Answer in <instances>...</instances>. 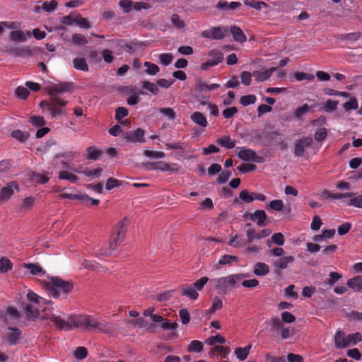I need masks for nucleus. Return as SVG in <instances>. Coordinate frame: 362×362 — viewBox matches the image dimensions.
I'll list each match as a JSON object with an SVG mask.
<instances>
[{"instance_id": "obj_16", "label": "nucleus", "mask_w": 362, "mask_h": 362, "mask_svg": "<svg viewBox=\"0 0 362 362\" xmlns=\"http://www.w3.org/2000/svg\"><path fill=\"white\" fill-rule=\"evenodd\" d=\"M8 329L12 331L11 333L6 334V341L9 345H16L20 340L21 331L18 328L8 327Z\"/></svg>"}, {"instance_id": "obj_20", "label": "nucleus", "mask_w": 362, "mask_h": 362, "mask_svg": "<svg viewBox=\"0 0 362 362\" xmlns=\"http://www.w3.org/2000/svg\"><path fill=\"white\" fill-rule=\"evenodd\" d=\"M346 284L355 292L362 291V275H358L349 279Z\"/></svg>"}, {"instance_id": "obj_26", "label": "nucleus", "mask_w": 362, "mask_h": 362, "mask_svg": "<svg viewBox=\"0 0 362 362\" xmlns=\"http://www.w3.org/2000/svg\"><path fill=\"white\" fill-rule=\"evenodd\" d=\"M74 67L77 70L83 71H88V66L86 59L83 57H76L73 60Z\"/></svg>"}, {"instance_id": "obj_51", "label": "nucleus", "mask_w": 362, "mask_h": 362, "mask_svg": "<svg viewBox=\"0 0 362 362\" xmlns=\"http://www.w3.org/2000/svg\"><path fill=\"white\" fill-rule=\"evenodd\" d=\"M338 104V100H332L329 99L325 103L324 110L327 112H334L337 110Z\"/></svg>"}, {"instance_id": "obj_11", "label": "nucleus", "mask_w": 362, "mask_h": 362, "mask_svg": "<svg viewBox=\"0 0 362 362\" xmlns=\"http://www.w3.org/2000/svg\"><path fill=\"white\" fill-rule=\"evenodd\" d=\"M14 189L19 191L18 185L14 182L7 184L0 191V200L3 202L8 201L14 194Z\"/></svg>"}, {"instance_id": "obj_37", "label": "nucleus", "mask_w": 362, "mask_h": 362, "mask_svg": "<svg viewBox=\"0 0 362 362\" xmlns=\"http://www.w3.org/2000/svg\"><path fill=\"white\" fill-rule=\"evenodd\" d=\"M310 108L311 107L308 104H304L303 105L298 107L294 112V117L298 119H302L303 116L305 115Z\"/></svg>"}, {"instance_id": "obj_9", "label": "nucleus", "mask_w": 362, "mask_h": 362, "mask_svg": "<svg viewBox=\"0 0 362 362\" xmlns=\"http://www.w3.org/2000/svg\"><path fill=\"white\" fill-rule=\"evenodd\" d=\"M73 90V84L69 82H63L59 84H54L47 88L50 96L56 95L63 93L71 92Z\"/></svg>"}, {"instance_id": "obj_35", "label": "nucleus", "mask_w": 362, "mask_h": 362, "mask_svg": "<svg viewBox=\"0 0 362 362\" xmlns=\"http://www.w3.org/2000/svg\"><path fill=\"white\" fill-rule=\"evenodd\" d=\"M144 66L146 67L145 72L148 75L155 76L160 71L158 66L149 62H144Z\"/></svg>"}, {"instance_id": "obj_58", "label": "nucleus", "mask_w": 362, "mask_h": 362, "mask_svg": "<svg viewBox=\"0 0 362 362\" xmlns=\"http://www.w3.org/2000/svg\"><path fill=\"white\" fill-rule=\"evenodd\" d=\"M327 136V131L326 128L322 127L316 131L314 135V138L317 141H324Z\"/></svg>"}, {"instance_id": "obj_61", "label": "nucleus", "mask_w": 362, "mask_h": 362, "mask_svg": "<svg viewBox=\"0 0 362 362\" xmlns=\"http://www.w3.org/2000/svg\"><path fill=\"white\" fill-rule=\"evenodd\" d=\"M159 111L171 120H174L176 117V112L171 107H161Z\"/></svg>"}, {"instance_id": "obj_19", "label": "nucleus", "mask_w": 362, "mask_h": 362, "mask_svg": "<svg viewBox=\"0 0 362 362\" xmlns=\"http://www.w3.org/2000/svg\"><path fill=\"white\" fill-rule=\"evenodd\" d=\"M115 250L112 248L111 244L109 243L108 246L105 245H102L101 247L95 246L93 248V252L96 256L98 257H107L112 255V252Z\"/></svg>"}, {"instance_id": "obj_10", "label": "nucleus", "mask_w": 362, "mask_h": 362, "mask_svg": "<svg viewBox=\"0 0 362 362\" xmlns=\"http://www.w3.org/2000/svg\"><path fill=\"white\" fill-rule=\"evenodd\" d=\"M144 131L141 128H137L133 132H127L124 134V138L129 142L144 143Z\"/></svg>"}, {"instance_id": "obj_57", "label": "nucleus", "mask_w": 362, "mask_h": 362, "mask_svg": "<svg viewBox=\"0 0 362 362\" xmlns=\"http://www.w3.org/2000/svg\"><path fill=\"white\" fill-rule=\"evenodd\" d=\"M209 55L212 57L213 62H217V64L221 63L223 59V54L221 52L217 49L211 50Z\"/></svg>"}, {"instance_id": "obj_36", "label": "nucleus", "mask_w": 362, "mask_h": 362, "mask_svg": "<svg viewBox=\"0 0 362 362\" xmlns=\"http://www.w3.org/2000/svg\"><path fill=\"white\" fill-rule=\"evenodd\" d=\"M204 345L202 342L197 340L192 341L188 346L187 351L189 352H201L203 350Z\"/></svg>"}, {"instance_id": "obj_53", "label": "nucleus", "mask_w": 362, "mask_h": 362, "mask_svg": "<svg viewBox=\"0 0 362 362\" xmlns=\"http://www.w3.org/2000/svg\"><path fill=\"white\" fill-rule=\"evenodd\" d=\"M29 122L35 127H43L46 122L43 117L42 116H33L30 118Z\"/></svg>"}, {"instance_id": "obj_22", "label": "nucleus", "mask_w": 362, "mask_h": 362, "mask_svg": "<svg viewBox=\"0 0 362 362\" xmlns=\"http://www.w3.org/2000/svg\"><path fill=\"white\" fill-rule=\"evenodd\" d=\"M322 194L324 198H331L333 199H339L345 197H352L354 195V193L353 192L332 193L328 189H324Z\"/></svg>"}, {"instance_id": "obj_42", "label": "nucleus", "mask_w": 362, "mask_h": 362, "mask_svg": "<svg viewBox=\"0 0 362 362\" xmlns=\"http://www.w3.org/2000/svg\"><path fill=\"white\" fill-rule=\"evenodd\" d=\"M25 267L27 268L33 275H39L40 274H43L45 273L42 271V267L38 264L32 263L25 264Z\"/></svg>"}, {"instance_id": "obj_15", "label": "nucleus", "mask_w": 362, "mask_h": 362, "mask_svg": "<svg viewBox=\"0 0 362 362\" xmlns=\"http://www.w3.org/2000/svg\"><path fill=\"white\" fill-rule=\"evenodd\" d=\"M334 344L337 349H344L349 346V343L345 336V333L342 331H337L334 335Z\"/></svg>"}, {"instance_id": "obj_1", "label": "nucleus", "mask_w": 362, "mask_h": 362, "mask_svg": "<svg viewBox=\"0 0 362 362\" xmlns=\"http://www.w3.org/2000/svg\"><path fill=\"white\" fill-rule=\"evenodd\" d=\"M42 319H49L57 328L70 331L74 327L85 330L98 329L99 332L109 334L114 331L113 325L103 320L88 315H71L68 320H64L52 312L46 313Z\"/></svg>"}, {"instance_id": "obj_4", "label": "nucleus", "mask_w": 362, "mask_h": 362, "mask_svg": "<svg viewBox=\"0 0 362 362\" xmlns=\"http://www.w3.org/2000/svg\"><path fill=\"white\" fill-rule=\"evenodd\" d=\"M125 222L126 218H124L122 221H120L113 228L111 241L110 243L111 244L112 248H114L115 250H116L118 246L120 245L124 240V237L127 229Z\"/></svg>"}, {"instance_id": "obj_46", "label": "nucleus", "mask_w": 362, "mask_h": 362, "mask_svg": "<svg viewBox=\"0 0 362 362\" xmlns=\"http://www.w3.org/2000/svg\"><path fill=\"white\" fill-rule=\"evenodd\" d=\"M74 356L78 360H83L88 356V350L84 346H78L74 352Z\"/></svg>"}, {"instance_id": "obj_30", "label": "nucleus", "mask_w": 362, "mask_h": 362, "mask_svg": "<svg viewBox=\"0 0 362 362\" xmlns=\"http://www.w3.org/2000/svg\"><path fill=\"white\" fill-rule=\"evenodd\" d=\"M269 272V267L264 263L258 262L254 268V273L257 276H264Z\"/></svg>"}, {"instance_id": "obj_60", "label": "nucleus", "mask_w": 362, "mask_h": 362, "mask_svg": "<svg viewBox=\"0 0 362 362\" xmlns=\"http://www.w3.org/2000/svg\"><path fill=\"white\" fill-rule=\"evenodd\" d=\"M122 185V182L117 179L110 177L107 180L105 188L107 190H111L115 187H119Z\"/></svg>"}, {"instance_id": "obj_27", "label": "nucleus", "mask_w": 362, "mask_h": 362, "mask_svg": "<svg viewBox=\"0 0 362 362\" xmlns=\"http://www.w3.org/2000/svg\"><path fill=\"white\" fill-rule=\"evenodd\" d=\"M24 310L26 314V316L29 319H35L39 315L38 309L33 305L31 304H25L24 306Z\"/></svg>"}, {"instance_id": "obj_43", "label": "nucleus", "mask_w": 362, "mask_h": 362, "mask_svg": "<svg viewBox=\"0 0 362 362\" xmlns=\"http://www.w3.org/2000/svg\"><path fill=\"white\" fill-rule=\"evenodd\" d=\"M10 37L14 41L25 42L27 40L25 34L21 30L12 31Z\"/></svg>"}, {"instance_id": "obj_54", "label": "nucleus", "mask_w": 362, "mask_h": 362, "mask_svg": "<svg viewBox=\"0 0 362 362\" xmlns=\"http://www.w3.org/2000/svg\"><path fill=\"white\" fill-rule=\"evenodd\" d=\"M271 331L279 332L283 327L282 321L278 317H274L271 320Z\"/></svg>"}, {"instance_id": "obj_38", "label": "nucleus", "mask_w": 362, "mask_h": 362, "mask_svg": "<svg viewBox=\"0 0 362 362\" xmlns=\"http://www.w3.org/2000/svg\"><path fill=\"white\" fill-rule=\"evenodd\" d=\"M143 85V88L148 91L151 92L153 95H157L159 92V89L158 86L153 83L150 81H144L141 82Z\"/></svg>"}, {"instance_id": "obj_31", "label": "nucleus", "mask_w": 362, "mask_h": 362, "mask_svg": "<svg viewBox=\"0 0 362 362\" xmlns=\"http://www.w3.org/2000/svg\"><path fill=\"white\" fill-rule=\"evenodd\" d=\"M87 159L96 160L103 153V151L98 150L95 146H91L87 148Z\"/></svg>"}, {"instance_id": "obj_3", "label": "nucleus", "mask_w": 362, "mask_h": 362, "mask_svg": "<svg viewBox=\"0 0 362 362\" xmlns=\"http://www.w3.org/2000/svg\"><path fill=\"white\" fill-rule=\"evenodd\" d=\"M46 286L49 294L55 298H59L62 294L70 293L74 288L71 281H65L59 276L50 277Z\"/></svg>"}, {"instance_id": "obj_21", "label": "nucleus", "mask_w": 362, "mask_h": 362, "mask_svg": "<svg viewBox=\"0 0 362 362\" xmlns=\"http://www.w3.org/2000/svg\"><path fill=\"white\" fill-rule=\"evenodd\" d=\"M190 119L194 123L202 127H206L208 125L206 117L200 112H194L192 113L190 116Z\"/></svg>"}, {"instance_id": "obj_56", "label": "nucleus", "mask_w": 362, "mask_h": 362, "mask_svg": "<svg viewBox=\"0 0 362 362\" xmlns=\"http://www.w3.org/2000/svg\"><path fill=\"white\" fill-rule=\"evenodd\" d=\"M208 281L209 278L206 276H203L191 285L194 288V289L197 291H202Z\"/></svg>"}, {"instance_id": "obj_40", "label": "nucleus", "mask_w": 362, "mask_h": 362, "mask_svg": "<svg viewBox=\"0 0 362 362\" xmlns=\"http://www.w3.org/2000/svg\"><path fill=\"white\" fill-rule=\"evenodd\" d=\"M12 269L11 262L6 257L0 259V272L6 273Z\"/></svg>"}, {"instance_id": "obj_41", "label": "nucleus", "mask_w": 362, "mask_h": 362, "mask_svg": "<svg viewBox=\"0 0 362 362\" xmlns=\"http://www.w3.org/2000/svg\"><path fill=\"white\" fill-rule=\"evenodd\" d=\"M346 339L349 343V346L351 345H355L358 342L362 340V336L361 333L356 332L354 334H349L346 336Z\"/></svg>"}, {"instance_id": "obj_14", "label": "nucleus", "mask_w": 362, "mask_h": 362, "mask_svg": "<svg viewBox=\"0 0 362 362\" xmlns=\"http://www.w3.org/2000/svg\"><path fill=\"white\" fill-rule=\"evenodd\" d=\"M180 293L181 296H187L191 300H197L199 297L198 292L191 284H182L180 286Z\"/></svg>"}, {"instance_id": "obj_8", "label": "nucleus", "mask_w": 362, "mask_h": 362, "mask_svg": "<svg viewBox=\"0 0 362 362\" xmlns=\"http://www.w3.org/2000/svg\"><path fill=\"white\" fill-rule=\"evenodd\" d=\"M313 139L311 137L306 136L298 139L295 143L294 154L296 156L301 157L304 155L307 148L311 146Z\"/></svg>"}, {"instance_id": "obj_39", "label": "nucleus", "mask_w": 362, "mask_h": 362, "mask_svg": "<svg viewBox=\"0 0 362 362\" xmlns=\"http://www.w3.org/2000/svg\"><path fill=\"white\" fill-rule=\"evenodd\" d=\"M233 262H238V257L234 255H224L219 259L218 264L219 265H226L232 263Z\"/></svg>"}, {"instance_id": "obj_49", "label": "nucleus", "mask_w": 362, "mask_h": 362, "mask_svg": "<svg viewBox=\"0 0 362 362\" xmlns=\"http://www.w3.org/2000/svg\"><path fill=\"white\" fill-rule=\"evenodd\" d=\"M11 136L16 139V140L24 142L28 138V134L26 133H24L23 131L19 129L13 130L11 133Z\"/></svg>"}, {"instance_id": "obj_59", "label": "nucleus", "mask_w": 362, "mask_h": 362, "mask_svg": "<svg viewBox=\"0 0 362 362\" xmlns=\"http://www.w3.org/2000/svg\"><path fill=\"white\" fill-rule=\"evenodd\" d=\"M15 93L18 98L26 99L28 97L30 92L26 88L23 86H18L15 90Z\"/></svg>"}, {"instance_id": "obj_13", "label": "nucleus", "mask_w": 362, "mask_h": 362, "mask_svg": "<svg viewBox=\"0 0 362 362\" xmlns=\"http://www.w3.org/2000/svg\"><path fill=\"white\" fill-rule=\"evenodd\" d=\"M270 234V231L267 229H263L259 232L257 233L255 229L249 228L246 231V235L247 237L248 243H252L255 239L259 240L268 236Z\"/></svg>"}, {"instance_id": "obj_23", "label": "nucleus", "mask_w": 362, "mask_h": 362, "mask_svg": "<svg viewBox=\"0 0 362 362\" xmlns=\"http://www.w3.org/2000/svg\"><path fill=\"white\" fill-rule=\"evenodd\" d=\"M230 33L233 37V39L239 42H244L247 38L243 30L238 26L233 25L230 28Z\"/></svg>"}, {"instance_id": "obj_45", "label": "nucleus", "mask_w": 362, "mask_h": 362, "mask_svg": "<svg viewBox=\"0 0 362 362\" xmlns=\"http://www.w3.org/2000/svg\"><path fill=\"white\" fill-rule=\"evenodd\" d=\"M144 155L146 157L153 159L163 158L165 156V153L163 151H155L151 150H145L144 151Z\"/></svg>"}, {"instance_id": "obj_63", "label": "nucleus", "mask_w": 362, "mask_h": 362, "mask_svg": "<svg viewBox=\"0 0 362 362\" xmlns=\"http://www.w3.org/2000/svg\"><path fill=\"white\" fill-rule=\"evenodd\" d=\"M159 59L160 64L164 66H168L172 62L173 56L170 53H164L160 54Z\"/></svg>"}, {"instance_id": "obj_47", "label": "nucleus", "mask_w": 362, "mask_h": 362, "mask_svg": "<svg viewBox=\"0 0 362 362\" xmlns=\"http://www.w3.org/2000/svg\"><path fill=\"white\" fill-rule=\"evenodd\" d=\"M57 5L58 3L56 0L45 1L42 5V8L47 13H51L56 9Z\"/></svg>"}, {"instance_id": "obj_64", "label": "nucleus", "mask_w": 362, "mask_h": 362, "mask_svg": "<svg viewBox=\"0 0 362 362\" xmlns=\"http://www.w3.org/2000/svg\"><path fill=\"white\" fill-rule=\"evenodd\" d=\"M133 4L134 2L131 0H121L119 1V6L124 13H129L132 11Z\"/></svg>"}, {"instance_id": "obj_52", "label": "nucleus", "mask_w": 362, "mask_h": 362, "mask_svg": "<svg viewBox=\"0 0 362 362\" xmlns=\"http://www.w3.org/2000/svg\"><path fill=\"white\" fill-rule=\"evenodd\" d=\"M358 107V101L356 98H351L350 100L343 104V107L346 111L356 110Z\"/></svg>"}, {"instance_id": "obj_29", "label": "nucleus", "mask_w": 362, "mask_h": 362, "mask_svg": "<svg viewBox=\"0 0 362 362\" xmlns=\"http://www.w3.org/2000/svg\"><path fill=\"white\" fill-rule=\"evenodd\" d=\"M216 143L226 148H233L235 146V141L232 140L229 136H225L218 139Z\"/></svg>"}, {"instance_id": "obj_17", "label": "nucleus", "mask_w": 362, "mask_h": 362, "mask_svg": "<svg viewBox=\"0 0 362 362\" xmlns=\"http://www.w3.org/2000/svg\"><path fill=\"white\" fill-rule=\"evenodd\" d=\"M276 70L275 67H271L264 71H254L252 76L255 78L257 81H264L267 80L272 74Z\"/></svg>"}, {"instance_id": "obj_32", "label": "nucleus", "mask_w": 362, "mask_h": 362, "mask_svg": "<svg viewBox=\"0 0 362 362\" xmlns=\"http://www.w3.org/2000/svg\"><path fill=\"white\" fill-rule=\"evenodd\" d=\"M243 2L245 5L253 8L257 11H260L262 8L268 7V5L263 1L255 0H245Z\"/></svg>"}, {"instance_id": "obj_24", "label": "nucleus", "mask_w": 362, "mask_h": 362, "mask_svg": "<svg viewBox=\"0 0 362 362\" xmlns=\"http://www.w3.org/2000/svg\"><path fill=\"white\" fill-rule=\"evenodd\" d=\"M294 257L293 256L284 257L276 260L274 265L275 268L279 269H284L287 268L288 263H293Z\"/></svg>"}, {"instance_id": "obj_33", "label": "nucleus", "mask_w": 362, "mask_h": 362, "mask_svg": "<svg viewBox=\"0 0 362 362\" xmlns=\"http://www.w3.org/2000/svg\"><path fill=\"white\" fill-rule=\"evenodd\" d=\"M276 244L279 246H281L284 244V237L282 233H276L272 235L271 239L268 240L267 245L269 247L271 246L270 243Z\"/></svg>"}, {"instance_id": "obj_28", "label": "nucleus", "mask_w": 362, "mask_h": 362, "mask_svg": "<svg viewBox=\"0 0 362 362\" xmlns=\"http://www.w3.org/2000/svg\"><path fill=\"white\" fill-rule=\"evenodd\" d=\"M252 344H249L244 348L238 347L235 350V354L240 361H244L247 358Z\"/></svg>"}, {"instance_id": "obj_5", "label": "nucleus", "mask_w": 362, "mask_h": 362, "mask_svg": "<svg viewBox=\"0 0 362 362\" xmlns=\"http://www.w3.org/2000/svg\"><path fill=\"white\" fill-rule=\"evenodd\" d=\"M141 166L147 170H160L162 172H178L179 167L176 163L171 165L165 161L142 163Z\"/></svg>"}, {"instance_id": "obj_44", "label": "nucleus", "mask_w": 362, "mask_h": 362, "mask_svg": "<svg viewBox=\"0 0 362 362\" xmlns=\"http://www.w3.org/2000/svg\"><path fill=\"white\" fill-rule=\"evenodd\" d=\"M103 168H97L94 170H90V168H86L83 172H81L84 175L87 177H98L101 175L103 173Z\"/></svg>"}, {"instance_id": "obj_34", "label": "nucleus", "mask_w": 362, "mask_h": 362, "mask_svg": "<svg viewBox=\"0 0 362 362\" xmlns=\"http://www.w3.org/2000/svg\"><path fill=\"white\" fill-rule=\"evenodd\" d=\"M59 178L68 180L72 183H76L78 180V177L76 175L66 170L61 171Z\"/></svg>"}, {"instance_id": "obj_12", "label": "nucleus", "mask_w": 362, "mask_h": 362, "mask_svg": "<svg viewBox=\"0 0 362 362\" xmlns=\"http://www.w3.org/2000/svg\"><path fill=\"white\" fill-rule=\"evenodd\" d=\"M250 219L257 223L259 226H265L268 223V217L264 210H256L250 214Z\"/></svg>"}, {"instance_id": "obj_2", "label": "nucleus", "mask_w": 362, "mask_h": 362, "mask_svg": "<svg viewBox=\"0 0 362 362\" xmlns=\"http://www.w3.org/2000/svg\"><path fill=\"white\" fill-rule=\"evenodd\" d=\"M247 274H231L224 277L216 278L211 280L210 283L217 291L218 294L226 295L239 282L243 281Z\"/></svg>"}, {"instance_id": "obj_6", "label": "nucleus", "mask_w": 362, "mask_h": 362, "mask_svg": "<svg viewBox=\"0 0 362 362\" xmlns=\"http://www.w3.org/2000/svg\"><path fill=\"white\" fill-rule=\"evenodd\" d=\"M228 33V28L223 26L211 27L202 31V36L210 40H222Z\"/></svg>"}, {"instance_id": "obj_50", "label": "nucleus", "mask_w": 362, "mask_h": 362, "mask_svg": "<svg viewBox=\"0 0 362 362\" xmlns=\"http://www.w3.org/2000/svg\"><path fill=\"white\" fill-rule=\"evenodd\" d=\"M257 98L255 95H247L242 96L240 99V103L243 106H247L251 104H254Z\"/></svg>"}, {"instance_id": "obj_25", "label": "nucleus", "mask_w": 362, "mask_h": 362, "mask_svg": "<svg viewBox=\"0 0 362 362\" xmlns=\"http://www.w3.org/2000/svg\"><path fill=\"white\" fill-rule=\"evenodd\" d=\"M60 197L62 199H77L81 201V202H85L86 200L89 199V197L85 193H78V194H71V193H63L61 194Z\"/></svg>"}, {"instance_id": "obj_48", "label": "nucleus", "mask_w": 362, "mask_h": 362, "mask_svg": "<svg viewBox=\"0 0 362 362\" xmlns=\"http://www.w3.org/2000/svg\"><path fill=\"white\" fill-rule=\"evenodd\" d=\"M78 156V153L74 151H66L62 153H57L54 156L55 158H64L66 159L67 161H71L74 160L76 156Z\"/></svg>"}, {"instance_id": "obj_7", "label": "nucleus", "mask_w": 362, "mask_h": 362, "mask_svg": "<svg viewBox=\"0 0 362 362\" xmlns=\"http://www.w3.org/2000/svg\"><path fill=\"white\" fill-rule=\"evenodd\" d=\"M238 156L240 159L244 161H252L258 163L264 162V158L262 156L257 155L255 151L250 148H240L238 153Z\"/></svg>"}, {"instance_id": "obj_18", "label": "nucleus", "mask_w": 362, "mask_h": 362, "mask_svg": "<svg viewBox=\"0 0 362 362\" xmlns=\"http://www.w3.org/2000/svg\"><path fill=\"white\" fill-rule=\"evenodd\" d=\"M255 200V198L253 197V192H250L247 189L242 190L239 194V197L235 198L233 200L234 204H240V201L249 204L251 203Z\"/></svg>"}, {"instance_id": "obj_55", "label": "nucleus", "mask_w": 362, "mask_h": 362, "mask_svg": "<svg viewBox=\"0 0 362 362\" xmlns=\"http://www.w3.org/2000/svg\"><path fill=\"white\" fill-rule=\"evenodd\" d=\"M226 342V339L220 334L212 336L206 339L205 343L209 345H212L215 343L223 344Z\"/></svg>"}, {"instance_id": "obj_62", "label": "nucleus", "mask_w": 362, "mask_h": 362, "mask_svg": "<svg viewBox=\"0 0 362 362\" xmlns=\"http://www.w3.org/2000/svg\"><path fill=\"white\" fill-rule=\"evenodd\" d=\"M172 23L178 29L183 28L185 26V22L177 14H173L171 16Z\"/></svg>"}]
</instances>
